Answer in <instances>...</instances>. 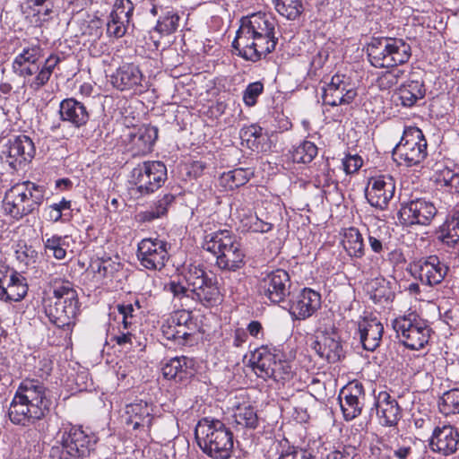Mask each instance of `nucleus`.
<instances>
[{"label": "nucleus", "instance_id": "nucleus-1", "mask_svg": "<svg viewBox=\"0 0 459 459\" xmlns=\"http://www.w3.org/2000/svg\"><path fill=\"white\" fill-rule=\"evenodd\" d=\"M48 405L44 385L36 379H25L15 392L8 416L13 424L29 426L45 416Z\"/></svg>", "mask_w": 459, "mask_h": 459}, {"label": "nucleus", "instance_id": "nucleus-2", "mask_svg": "<svg viewBox=\"0 0 459 459\" xmlns=\"http://www.w3.org/2000/svg\"><path fill=\"white\" fill-rule=\"evenodd\" d=\"M48 284L56 301L46 302V316L59 328L74 325L79 310L78 296L74 284L68 280L54 275H50Z\"/></svg>", "mask_w": 459, "mask_h": 459}, {"label": "nucleus", "instance_id": "nucleus-3", "mask_svg": "<svg viewBox=\"0 0 459 459\" xmlns=\"http://www.w3.org/2000/svg\"><path fill=\"white\" fill-rule=\"evenodd\" d=\"M195 437L202 451L212 459H229L233 450V434L215 419L203 418L195 426Z\"/></svg>", "mask_w": 459, "mask_h": 459}, {"label": "nucleus", "instance_id": "nucleus-4", "mask_svg": "<svg viewBox=\"0 0 459 459\" xmlns=\"http://www.w3.org/2000/svg\"><path fill=\"white\" fill-rule=\"evenodd\" d=\"M203 247L216 256V264L221 269L236 271L245 264L240 242L227 230L206 235Z\"/></svg>", "mask_w": 459, "mask_h": 459}, {"label": "nucleus", "instance_id": "nucleus-5", "mask_svg": "<svg viewBox=\"0 0 459 459\" xmlns=\"http://www.w3.org/2000/svg\"><path fill=\"white\" fill-rule=\"evenodd\" d=\"M368 59L376 68H389L407 63L411 46L402 39L377 37L367 44Z\"/></svg>", "mask_w": 459, "mask_h": 459}, {"label": "nucleus", "instance_id": "nucleus-6", "mask_svg": "<svg viewBox=\"0 0 459 459\" xmlns=\"http://www.w3.org/2000/svg\"><path fill=\"white\" fill-rule=\"evenodd\" d=\"M249 362L255 375L264 380H285L292 373L290 362L284 359L281 351L274 346L262 345L255 349Z\"/></svg>", "mask_w": 459, "mask_h": 459}, {"label": "nucleus", "instance_id": "nucleus-7", "mask_svg": "<svg viewBox=\"0 0 459 459\" xmlns=\"http://www.w3.org/2000/svg\"><path fill=\"white\" fill-rule=\"evenodd\" d=\"M58 436L60 446H54L51 455L58 456L59 459H83L90 455L97 442L94 436L86 434L81 428L75 426L64 428Z\"/></svg>", "mask_w": 459, "mask_h": 459}, {"label": "nucleus", "instance_id": "nucleus-8", "mask_svg": "<svg viewBox=\"0 0 459 459\" xmlns=\"http://www.w3.org/2000/svg\"><path fill=\"white\" fill-rule=\"evenodd\" d=\"M182 276L191 289L192 299L205 307H212L221 300V292L216 279L210 277L200 264H189Z\"/></svg>", "mask_w": 459, "mask_h": 459}, {"label": "nucleus", "instance_id": "nucleus-9", "mask_svg": "<svg viewBox=\"0 0 459 459\" xmlns=\"http://www.w3.org/2000/svg\"><path fill=\"white\" fill-rule=\"evenodd\" d=\"M392 326L400 342L411 350L422 349L430 337L431 329L427 322L415 313L394 319Z\"/></svg>", "mask_w": 459, "mask_h": 459}, {"label": "nucleus", "instance_id": "nucleus-10", "mask_svg": "<svg viewBox=\"0 0 459 459\" xmlns=\"http://www.w3.org/2000/svg\"><path fill=\"white\" fill-rule=\"evenodd\" d=\"M427 146V140L420 128L407 127L393 151V158L400 164L403 162L407 167L418 165L428 155Z\"/></svg>", "mask_w": 459, "mask_h": 459}, {"label": "nucleus", "instance_id": "nucleus-11", "mask_svg": "<svg viewBox=\"0 0 459 459\" xmlns=\"http://www.w3.org/2000/svg\"><path fill=\"white\" fill-rule=\"evenodd\" d=\"M35 152L36 149L32 140L25 134H20L9 139L4 144L0 160L13 172L19 171L24 169L31 162Z\"/></svg>", "mask_w": 459, "mask_h": 459}, {"label": "nucleus", "instance_id": "nucleus-12", "mask_svg": "<svg viewBox=\"0 0 459 459\" xmlns=\"http://www.w3.org/2000/svg\"><path fill=\"white\" fill-rule=\"evenodd\" d=\"M132 178L141 194L153 193L167 179V168L161 161H144L133 169Z\"/></svg>", "mask_w": 459, "mask_h": 459}, {"label": "nucleus", "instance_id": "nucleus-13", "mask_svg": "<svg viewBox=\"0 0 459 459\" xmlns=\"http://www.w3.org/2000/svg\"><path fill=\"white\" fill-rule=\"evenodd\" d=\"M358 89L353 80L343 74H336L323 88V102L332 107L349 105L357 98Z\"/></svg>", "mask_w": 459, "mask_h": 459}, {"label": "nucleus", "instance_id": "nucleus-14", "mask_svg": "<svg viewBox=\"0 0 459 459\" xmlns=\"http://www.w3.org/2000/svg\"><path fill=\"white\" fill-rule=\"evenodd\" d=\"M277 42L275 36H257L248 38L247 42L244 39H235L232 47L239 56L255 63L274 51Z\"/></svg>", "mask_w": 459, "mask_h": 459}, {"label": "nucleus", "instance_id": "nucleus-15", "mask_svg": "<svg viewBox=\"0 0 459 459\" xmlns=\"http://www.w3.org/2000/svg\"><path fill=\"white\" fill-rule=\"evenodd\" d=\"M291 286L289 273L282 269L272 271L259 283L260 291L273 303L284 301Z\"/></svg>", "mask_w": 459, "mask_h": 459}, {"label": "nucleus", "instance_id": "nucleus-16", "mask_svg": "<svg viewBox=\"0 0 459 459\" xmlns=\"http://www.w3.org/2000/svg\"><path fill=\"white\" fill-rule=\"evenodd\" d=\"M137 257L146 269L161 270L169 259L166 243L157 238H144L138 244Z\"/></svg>", "mask_w": 459, "mask_h": 459}, {"label": "nucleus", "instance_id": "nucleus-17", "mask_svg": "<svg viewBox=\"0 0 459 459\" xmlns=\"http://www.w3.org/2000/svg\"><path fill=\"white\" fill-rule=\"evenodd\" d=\"M257 36H275V22L265 13H253L242 20L235 39H244Z\"/></svg>", "mask_w": 459, "mask_h": 459}, {"label": "nucleus", "instance_id": "nucleus-18", "mask_svg": "<svg viewBox=\"0 0 459 459\" xmlns=\"http://www.w3.org/2000/svg\"><path fill=\"white\" fill-rule=\"evenodd\" d=\"M321 307L319 292L304 288L290 301V314L296 320H305L312 316Z\"/></svg>", "mask_w": 459, "mask_h": 459}, {"label": "nucleus", "instance_id": "nucleus-19", "mask_svg": "<svg viewBox=\"0 0 459 459\" xmlns=\"http://www.w3.org/2000/svg\"><path fill=\"white\" fill-rule=\"evenodd\" d=\"M339 399L345 420L355 419L361 413L364 405L365 392L362 384L350 383L341 391Z\"/></svg>", "mask_w": 459, "mask_h": 459}, {"label": "nucleus", "instance_id": "nucleus-20", "mask_svg": "<svg viewBox=\"0 0 459 459\" xmlns=\"http://www.w3.org/2000/svg\"><path fill=\"white\" fill-rule=\"evenodd\" d=\"M28 292L26 279L15 271L0 270V299L21 301Z\"/></svg>", "mask_w": 459, "mask_h": 459}, {"label": "nucleus", "instance_id": "nucleus-21", "mask_svg": "<svg viewBox=\"0 0 459 459\" xmlns=\"http://www.w3.org/2000/svg\"><path fill=\"white\" fill-rule=\"evenodd\" d=\"M437 212L433 203H403L398 212V217L403 225H428Z\"/></svg>", "mask_w": 459, "mask_h": 459}, {"label": "nucleus", "instance_id": "nucleus-22", "mask_svg": "<svg viewBox=\"0 0 459 459\" xmlns=\"http://www.w3.org/2000/svg\"><path fill=\"white\" fill-rule=\"evenodd\" d=\"M433 452L445 456L455 454L459 448V432L451 425L436 427L429 440Z\"/></svg>", "mask_w": 459, "mask_h": 459}, {"label": "nucleus", "instance_id": "nucleus-23", "mask_svg": "<svg viewBox=\"0 0 459 459\" xmlns=\"http://www.w3.org/2000/svg\"><path fill=\"white\" fill-rule=\"evenodd\" d=\"M312 349L329 363L337 362L344 357L340 336L335 332L322 333L316 336V340L312 344Z\"/></svg>", "mask_w": 459, "mask_h": 459}, {"label": "nucleus", "instance_id": "nucleus-24", "mask_svg": "<svg viewBox=\"0 0 459 459\" xmlns=\"http://www.w3.org/2000/svg\"><path fill=\"white\" fill-rule=\"evenodd\" d=\"M128 151L133 156H142L152 152L158 138V129L152 126H143L128 134Z\"/></svg>", "mask_w": 459, "mask_h": 459}, {"label": "nucleus", "instance_id": "nucleus-25", "mask_svg": "<svg viewBox=\"0 0 459 459\" xmlns=\"http://www.w3.org/2000/svg\"><path fill=\"white\" fill-rule=\"evenodd\" d=\"M419 279L422 284L435 286L442 282L449 267L437 255H429L418 262Z\"/></svg>", "mask_w": 459, "mask_h": 459}, {"label": "nucleus", "instance_id": "nucleus-26", "mask_svg": "<svg viewBox=\"0 0 459 459\" xmlns=\"http://www.w3.org/2000/svg\"><path fill=\"white\" fill-rule=\"evenodd\" d=\"M126 424L134 429L150 431L153 420V404L143 400L135 401L126 407Z\"/></svg>", "mask_w": 459, "mask_h": 459}, {"label": "nucleus", "instance_id": "nucleus-27", "mask_svg": "<svg viewBox=\"0 0 459 459\" xmlns=\"http://www.w3.org/2000/svg\"><path fill=\"white\" fill-rule=\"evenodd\" d=\"M143 80V73L132 63L123 64L110 75V82L119 91L136 89L142 86Z\"/></svg>", "mask_w": 459, "mask_h": 459}, {"label": "nucleus", "instance_id": "nucleus-28", "mask_svg": "<svg viewBox=\"0 0 459 459\" xmlns=\"http://www.w3.org/2000/svg\"><path fill=\"white\" fill-rule=\"evenodd\" d=\"M374 406L382 425L391 427L397 424L401 416L400 406L387 392L378 393L375 397Z\"/></svg>", "mask_w": 459, "mask_h": 459}, {"label": "nucleus", "instance_id": "nucleus-29", "mask_svg": "<svg viewBox=\"0 0 459 459\" xmlns=\"http://www.w3.org/2000/svg\"><path fill=\"white\" fill-rule=\"evenodd\" d=\"M60 119L80 128L87 124L90 114L86 106L74 98L63 100L59 104Z\"/></svg>", "mask_w": 459, "mask_h": 459}, {"label": "nucleus", "instance_id": "nucleus-30", "mask_svg": "<svg viewBox=\"0 0 459 459\" xmlns=\"http://www.w3.org/2000/svg\"><path fill=\"white\" fill-rule=\"evenodd\" d=\"M360 342L367 351H375L381 342L384 326L376 317H364L358 325Z\"/></svg>", "mask_w": 459, "mask_h": 459}, {"label": "nucleus", "instance_id": "nucleus-31", "mask_svg": "<svg viewBox=\"0 0 459 459\" xmlns=\"http://www.w3.org/2000/svg\"><path fill=\"white\" fill-rule=\"evenodd\" d=\"M394 192L395 184L394 178L388 175H382L370 178L368 186L366 188V197L368 201L373 198L390 201L394 197Z\"/></svg>", "mask_w": 459, "mask_h": 459}, {"label": "nucleus", "instance_id": "nucleus-32", "mask_svg": "<svg viewBox=\"0 0 459 459\" xmlns=\"http://www.w3.org/2000/svg\"><path fill=\"white\" fill-rule=\"evenodd\" d=\"M399 99L403 107L411 108L419 100L424 98L426 89L424 82L418 79H410L399 88Z\"/></svg>", "mask_w": 459, "mask_h": 459}, {"label": "nucleus", "instance_id": "nucleus-33", "mask_svg": "<svg viewBox=\"0 0 459 459\" xmlns=\"http://www.w3.org/2000/svg\"><path fill=\"white\" fill-rule=\"evenodd\" d=\"M253 175L250 169L237 168L224 172L219 178V185L225 191L233 190L244 186Z\"/></svg>", "mask_w": 459, "mask_h": 459}, {"label": "nucleus", "instance_id": "nucleus-34", "mask_svg": "<svg viewBox=\"0 0 459 459\" xmlns=\"http://www.w3.org/2000/svg\"><path fill=\"white\" fill-rule=\"evenodd\" d=\"M437 238L446 246L455 247L459 243V212H455L440 227Z\"/></svg>", "mask_w": 459, "mask_h": 459}, {"label": "nucleus", "instance_id": "nucleus-35", "mask_svg": "<svg viewBox=\"0 0 459 459\" xmlns=\"http://www.w3.org/2000/svg\"><path fill=\"white\" fill-rule=\"evenodd\" d=\"M342 244L351 256L361 257L364 255L362 235L354 227L344 229Z\"/></svg>", "mask_w": 459, "mask_h": 459}, {"label": "nucleus", "instance_id": "nucleus-36", "mask_svg": "<svg viewBox=\"0 0 459 459\" xmlns=\"http://www.w3.org/2000/svg\"><path fill=\"white\" fill-rule=\"evenodd\" d=\"M60 58L58 56L51 55L49 56L44 65L39 68L37 75L29 82V86L31 90L37 91L41 89L44 85L48 83L49 81L51 74L56 68V66L59 64Z\"/></svg>", "mask_w": 459, "mask_h": 459}, {"label": "nucleus", "instance_id": "nucleus-37", "mask_svg": "<svg viewBox=\"0 0 459 459\" xmlns=\"http://www.w3.org/2000/svg\"><path fill=\"white\" fill-rule=\"evenodd\" d=\"M365 290L375 303H383L391 299L392 292L384 278H374L365 284Z\"/></svg>", "mask_w": 459, "mask_h": 459}, {"label": "nucleus", "instance_id": "nucleus-38", "mask_svg": "<svg viewBox=\"0 0 459 459\" xmlns=\"http://www.w3.org/2000/svg\"><path fill=\"white\" fill-rule=\"evenodd\" d=\"M189 359L182 357H175L166 362L162 367V375L167 379H178L181 381L186 377L187 374V363Z\"/></svg>", "mask_w": 459, "mask_h": 459}, {"label": "nucleus", "instance_id": "nucleus-39", "mask_svg": "<svg viewBox=\"0 0 459 459\" xmlns=\"http://www.w3.org/2000/svg\"><path fill=\"white\" fill-rule=\"evenodd\" d=\"M233 417L236 427L238 429H255L258 426L259 419L256 411L250 405L238 408Z\"/></svg>", "mask_w": 459, "mask_h": 459}, {"label": "nucleus", "instance_id": "nucleus-40", "mask_svg": "<svg viewBox=\"0 0 459 459\" xmlns=\"http://www.w3.org/2000/svg\"><path fill=\"white\" fill-rule=\"evenodd\" d=\"M240 138L247 143V146L252 151L258 152L264 140L263 128L257 125L244 126L240 130Z\"/></svg>", "mask_w": 459, "mask_h": 459}, {"label": "nucleus", "instance_id": "nucleus-41", "mask_svg": "<svg viewBox=\"0 0 459 459\" xmlns=\"http://www.w3.org/2000/svg\"><path fill=\"white\" fill-rule=\"evenodd\" d=\"M277 13L288 20H296L303 12L300 0H273Z\"/></svg>", "mask_w": 459, "mask_h": 459}, {"label": "nucleus", "instance_id": "nucleus-42", "mask_svg": "<svg viewBox=\"0 0 459 459\" xmlns=\"http://www.w3.org/2000/svg\"><path fill=\"white\" fill-rule=\"evenodd\" d=\"M91 268L99 277H111L121 269V264L110 257L98 258L91 262Z\"/></svg>", "mask_w": 459, "mask_h": 459}, {"label": "nucleus", "instance_id": "nucleus-43", "mask_svg": "<svg viewBox=\"0 0 459 459\" xmlns=\"http://www.w3.org/2000/svg\"><path fill=\"white\" fill-rule=\"evenodd\" d=\"M317 155L316 145L309 141H304L291 152L292 160L296 163H310Z\"/></svg>", "mask_w": 459, "mask_h": 459}, {"label": "nucleus", "instance_id": "nucleus-44", "mask_svg": "<svg viewBox=\"0 0 459 459\" xmlns=\"http://www.w3.org/2000/svg\"><path fill=\"white\" fill-rule=\"evenodd\" d=\"M438 408L445 415L459 413V388L445 392L438 402Z\"/></svg>", "mask_w": 459, "mask_h": 459}, {"label": "nucleus", "instance_id": "nucleus-45", "mask_svg": "<svg viewBox=\"0 0 459 459\" xmlns=\"http://www.w3.org/2000/svg\"><path fill=\"white\" fill-rule=\"evenodd\" d=\"M179 20L180 17L177 13L173 11H167L166 13L160 16L157 21L154 30L160 34H172L178 30Z\"/></svg>", "mask_w": 459, "mask_h": 459}, {"label": "nucleus", "instance_id": "nucleus-46", "mask_svg": "<svg viewBox=\"0 0 459 459\" xmlns=\"http://www.w3.org/2000/svg\"><path fill=\"white\" fill-rule=\"evenodd\" d=\"M134 10V5L131 0H116L110 14L117 19L130 22Z\"/></svg>", "mask_w": 459, "mask_h": 459}, {"label": "nucleus", "instance_id": "nucleus-47", "mask_svg": "<svg viewBox=\"0 0 459 459\" xmlns=\"http://www.w3.org/2000/svg\"><path fill=\"white\" fill-rule=\"evenodd\" d=\"M43 56V50L39 44L31 45L24 48L22 51L16 56L13 62L20 64L24 63H38Z\"/></svg>", "mask_w": 459, "mask_h": 459}, {"label": "nucleus", "instance_id": "nucleus-48", "mask_svg": "<svg viewBox=\"0 0 459 459\" xmlns=\"http://www.w3.org/2000/svg\"><path fill=\"white\" fill-rule=\"evenodd\" d=\"M282 449L280 452V455L278 459H314L311 452L290 446L288 445V442L285 441L284 445L281 444Z\"/></svg>", "mask_w": 459, "mask_h": 459}, {"label": "nucleus", "instance_id": "nucleus-49", "mask_svg": "<svg viewBox=\"0 0 459 459\" xmlns=\"http://www.w3.org/2000/svg\"><path fill=\"white\" fill-rule=\"evenodd\" d=\"M264 83L260 81L249 83L243 91V102L247 107H254L258 97L264 92Z\"/></svg>", "mask_w": 459, "mask_h": 459}, {"label": "nucleus", "instance_id": "nucleus-50", "mask_svg": "<svg viewBox=\"0 0 459 459\" xmlns=\"http://www.w3.org/2000/svg\"><path fill=\"white\" fill-rule=\"evenodd\" d=\"M1 209L5 215L19 220L33 210L31 205L24 206V203H2Z\"/></svg>", "mask_w": 459, "mask_h": 459}, {"label": "nucleus", "instance_id": "nucleus-51", "mask_svg": "<svg viewBox=\"0 0 459 459\" xmlns=\"http://www.w3.org/2000/svg\"><path fill=\"white\" fill-rule=\"evenodd\" d=\"M129 24L130 22H126L124 20L117 19L112 14H109V20L107 23V34L109 37L119 39L126 34Z\"/></svg>", "mask_w": 459, "mask_h": 459}, {"label": "nucleus", "instance_id": "nucleus-52", "mask_svg": "<svg viewBox=\"0 0 459 459\" xmlns=\"http://www.w3.org/2000/svg\"><path fill=\"white\" fill-rule=\"evenodd\" d=\"M161 329L164 336L168 340H186L190 335L187 329L181 326L178 327L177 325L169 323H167V325H162Z\"/></svg>", "mask_w": 459, "mask_h": 459}, {"label": "nucleus", "instance_id": "nucleus-53", "mask_svg": "<svg viewBox=\"0 0 459 459\" xmlns=\"http://www.w3.org/2000/svg\"><path fill=\"white\" fill-rule=\"evenodd\" d=\"M27 3L34 15L46 17L52 13L53 4L50 0H27Z\"/></svg>", "mask_w": 459, "mask_h": 459}, {"label": "nucleus", "instance_id": "nucleus-54", "mask_svg": "<svg viewBox=\"0 0 459 459\" xmlns=\"http://www.w3.org/2000/svg\"><path fill=\"white\" fill-rule=\"evenodd\" d=\"M362 165L363 160L358 154H348L342 159L343 170L347 175L356 173Z\"/></svg>", "mask_w": 459, "mask_h": 459}, {"label": "nucleus", "instance_id": "nucleus-55", "mask_svg": "<svg viewBox=\"0 0 459 459\" xmlns=\"http://www.w3.org/2000/svg\"><path fill=\"white\" fill-rule=\"evenodd\" d=\"M455 171L442 164H437V169L433 176L434 181L440 186H446L450 179L454 177Z\"/></svg>", "mask_w": 459, "mask_h": 459}, {"label": "nucleus", "instance_id": "nucleus-56", "mask_svg": "<svg viewBox=\"0 0 459 459\" xmlns=\"http://www.w3.org/2000/svg\"><path fill=\"white\" fill-rule=\"evenodd\" d=\"M165 289L171 292L175 298L181 299L182 298H192L191 289L186 287L180 281H170L166 284Z\"/></svg>", "mask_w": 459, "mask_h": 459}, {"label": "nucleus", "instance_id": "nucleus-57", "mask_svg": "<svg viewBox=\"0 0 459 459\" xmlns=\"http://www.w3.org/2000/svg\"><path fill=\"white\" fill-rule=\"evenodd\" d=\"M134 338V334L132 330L123 329L121 326H118V331L111 336V341L115 342L118 346L127 347L132 346Z\"/></svg>", "mask_w": 459, "mask_h": 459}, {"label": "nucleus", "instance_id": "nucleus-58", "mask_svg": "<svg viewBox=\"0 0 459 459\" xmlns=\"http://www.w3.org/2000/svg\"><path fill=\"white\" fill-rule=\"evenodd\" d=\"M13 72L21 76V77H26V76H31L35 74L37 72L39 71V65L38 63H17L13 62Z\"/></svg>", "mask_w": 459, "mask_h": 459}, {"label": "nucleus", "instance_id": "nucleus-59", "mask_svg": "<svg viewBox=\"0 0 459 459\" xmlns=\"http://www.w3.org/2000/svg\"><path fill=\"white\" fill-rule=\"evenodd\" d=\"M166 212L167 205L160 204L154 208H152L151 210L139 213L138 216L141 221H151L166 214Z\"/></svg>", "mask_w": 459, "mask_h": 459}, {"label": "nucleus", "instance_id": "nucleus-60", "mask_svg": "<svg viewBox=\"0 0 459 459\" xmlns=\"http://www.w3.org/2000/svg\"><path fill=\"white\" fill-rule=\"evenodd\" d=\"M70 208V203H54L48 207V218L57 221L62 217V212Z\"/></svg>", "mask_w": 459, "mask_h": 459}, {"label": "nucleus", "instance_id": "nucleus-61", "mask_svg": "<svg viewBox=\"0 0 459 459\" xmlns=\"http://www.w3.org/2000/svg\"><path fill=\"white\" fill-rule=\"evenodd\" d=\"M377 84L380 90L386 91L396 85L397 80L394 74L385 71L377 78Z\"/></svg>", "mask_w": 459, "mask_h": 459}, {"label": "nucleus", "instance_id": "nucleus-62", "mask_svg": "<svg viewBox=\"0 0 459 459\" xmlns=\"http://www.w3.org/2000/svg\"><path fill=\"white\" fill-rule=\"evenodd\" d=\"M191 316L190 313L182 310L175 313L168 320L169 324H172L177 325L178 327L181 326L185 329H187V323L190 321Z\"/></svg>", "mask_w": 459, "mask_h": 459}, {"label": "nucleus", "instance_id": "nucleus-63", "mask_svg": "<svg viewBox=\"0 0 459 459\" xmlns=\"http://www.w3.org/2000/svg\"><path fill=\"white\" fill-rule=\"evenodd\" d=\"M272 224L261 221L258 217H250L248 230L252 232L264 233L270 231Z\"/></svg>", "mask_w": 459, "mask_h": 459}, {"label": "nucleus", "instance_id": "nucleus-64", "mask_svg": "<svg viewBox=\"0 0 459 459\" xmlns=\"http://www.w3.org/2000/svg\"><path fill=\"white\" fill-rule=\"evenodd\" d=\"M329 56L328 51L325 49L319 50L311 60V66L317 70L324 66Z\"/></svg>", "mask_w": 459, "mask_h": 459}]
</instances>
